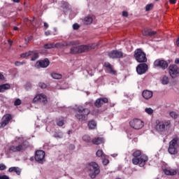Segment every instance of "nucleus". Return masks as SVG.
Returning <instances> with one entry per match:
<instances>
[{
  "label": "nucleus",
  "instance_id": "nucleus-1",
  "mask_svg": "<svg viewBox=\"0 0 179 179\" xmlns=\"http://www.w3.org/2000/svg\"><path fill=\"white\" fill-rule=\"evenodd\" d=\"M132 163L134 166L139 165V167H145L146 162L149 160L148 156L143 153L140 150H136L132 154Z\"/></svg>",
  "mask_w": 179,
  "mask_h": 179
},
{
  "label": "nucleus",
  "instance_id": "nucleus-2",
  "mask_svg": "<svg viewBox=\"0 0 179 179\" xmlns=\"http://www.w3.org/2000/svg\"><path fill=\"white\" fill-rule=\"evenodd\" d=\"M76 113L75 117L79 122H83L87 121L89 118V114H90V109L87 108H83V106H78L76 109Z\"/></svg>",
  "mask_w": 179,
  "mask_h": 179
},
{
  "label": "nucleus",
  "instance_id": "nucleus-3",
  "mask_svg": "<svg viewBox=\"0 0 179 179\" xmlns=\"http://www.w3.org/2000/svg\"><path fill=\"white\" fill-rule=\"evenodd\" d=\"M97 47V45L92 44L91 45H82L77 47H73L71 48L70 54H82L83 52H87L90 50H94Z\"/></svg>",
  "mask_w": 179,
  "mask_h": 179
},
{
  "label": "nucleus",
  "instance_id": "nucleus-4",
  "mask_svg": "<svg viewBox=\"0 0 179 179\" xmlns=\"http://www.w3.org/2000/svg\"><path fill=\"white\" fill-rule=\"evenodd\" d=\"M88 171H90V176L91 178H96L99 174H100V166L94 162H90L87 165Z\"/></svg>",
  "mask_w": 179,
  "mask_h": 179
},
{
  "label": "nucleus",
  "instance_id": "nucleus-5",
  "mask_svg": "<svg viewBox=\"0 0 179 179\" xmlns=\"http://www.w3.org/2000/svg\"><path fill=\"white\" fill-rule=\"evenodd\" d=\"M179 149V137H174L170 142L168 148L169 155H178Z\"/></svg>",
  "mask_w": 179,
  "mask_h": 179
},
{
  "label": "nucleus",
  "instance_id": "nucleus-6",
  "mask_svg": "<svg viewBox=\"0 0 179 179\" xmlns=\"http://www.w3.org/2000/svg\"><path fill=\"white\" fill-rule=\"evenodd\" d=\"M155 129L157 132H166L167 129L171 128V122L170 120L166 121H156Z\"/></svg>",
  "mask_w": 179,
  "mask_h": 179
},
{
  "label": "nucleus",
  "instance_id": "nucleus-7",
  "mask_svg": "<svg viewBox=\"0 0 179 179\" xmlns=\"http://www.w3.org/2000/svg\"><path fill=\"white\" fill-rule=\"evenodd\" d=\"M134 57L140 64L148 62V58L146 57V53L141 48H138L134 51Z\"/></svg>",
  "mask_w": 179,
  "mask_h": 179
},
{
  "label": "nucleus",
  "instance_id": "nucleus-8",
  "mask_svg": "<svg viewBox=\"0 0 179 179\" xmlns=\"http://www.w3.org/2000/svg\"><path fill=\"white\" fill-rule=\"evenodd\" d=\"M29 148V142L27 141H23L22 143H20L18 145H11L10 147V151L13 152V153H17L19 152H24L26 149Z\"/></svg>",
  "mask_w": 179,
  "mask_h": 179
},
{
  "label": "nucleus",
  "instance_id": "nucleus-9",
  "mask_svg": "<svg viewBox=\"0 0 179 179\" xmlns=\"http://www.w3.org/2000/svg\"><path fill=\"white\" fill-rule=\"evenodd\" d=\"M153 65L155 68H159L160 69H162V71H164L169 68V62L164 59H156Z\"/></svg>",
  "mask_w": 179,
  "mask_h": 179
},
{
  "label": "nucleus",
  "instance_id": "nucleus-10",
  "mask_svg": "<svg viewBox=\"0 0 179 179\" xmlns=\"http://www.w3.org/2000/svg\"><path fill=\"white\" fill-rule=\"evenodd\" d=\"M169 73L172 79H176L179 76V67L176 64H171L169 66Z\"/></svg>",
  "mask_w": 179,
  "mask_h": 179
},
{
  "label": "nucleus",
  "instance_id": "nucleus-11",
  "mask_svg": "<svg viewBox=\"0 0 179 179\" xmlns=\"http://www.w3.org/2000/svg\"><path fill=\"white\" fill-rule=\"evenodd\" d=\"M108 55L109 58H112V59H118L120 58H124L127 57V55L124 54L122 51H120L118 50H114L108 52Z\"/></svg>",
  "mask_w": 179,
  "mask_h": 179
},
{
  "label": "nucleus",
  "instance_id": "nucleus-12",
  "mask_svg": "<svg viewBox=\"0 0 179 179\" xmlns=\"http://www.w3.org/2000/svg\"><path fill=\"white\" fill-rule=\"evenodd\" d=\"M45 152L41 150L36 151L35 157H34L36 162H37L40 164H43V163L45 162Z\"/></svg>",
  "mask_w": 179,
  "mask_h": 179
},
{
  "label": "nucleus",
  "instance_id": "nucleus-13",
  "mask_svg": "<svg viewBox=\"0 0 179 179\" xmlns=\"http://www.w3.org/2000/svg\"><path fill=\"white\" fill-rule=\"evenodd\" d=\"M129 125L134 129H142L143 128L144 123L139 119H134L129 122Z\"/></svg>",
  "mask_w": 179,
  "mask_h": 179
},
{
  "label": "nucleus",
  "instance_id": "nucleus-14",
  "mask_svg": "<svg viewBox=\"0 0 179 179\" xmlns=\"http://www.w3.org/2000/svg\"><path fill=\"white\" fill-rule=\"evenodd\" d=\"M148 71V64L143 63L140 64L136 67V72L138 75H143Z\"/></svg>",
  "mask_w": 179,
  "mask_h": 179
},
{
  "label": "nucleus",
  "instance_id": "nucleus-15",
  "mask_svg": "<svg viewBox=\"0 0 179 179\" xmlns=\"http://www.w3.org/2000/svg\"><path fill=\"white\" fill-rule=\"evenodd\" d=\"M108 103V99L103 97V98H99L94 102V106L96 108H100L102 107L103 105L107 104Z\"/></svg>",
  "mask_w": 179,
  "mask_h": 179
},
{
  "label": "nucleus",
  "instance_id": "nucleus-16",
  "mask_svg": "<svg viewBox=\"0 0 179 179\" xmlns=\"http://www.w3.org/2000/svg\"><path fill=\"white\" fill-rule=\"evenodd\" d=\"M12 120V115L8 114L3 116V121L0 122V128H5L8 124H9V121Z\"/></svg>",
  "mask_w": 179,
  "mask_h": 179
},
{
  "label": "nucleus",
  "instance_id": "nucleus-17",
  "mask_svg": "<svg viewBox=\"0 0 179 179\" xmlns=\"http://www.w3.org/2000/svg\"><path fill=\"white\" fill-rule=\"evenodd\" d=\"M142 34L143 36L153 37V36H156V34H157V31H152L150 29H145L142 31Z\"/></svg>",
  "mask_w": 179,
  "mask_h": 179
},
{
  "label": "nucleus",
  "instance_id": "nucleus-18",
  "mask_svg": "<svg viewBox=\"0 0 179 179\" xmlns=\"http://www.w3.org/2000/svg\"><path fill=\"white\" fill-rule=\"evenodd\" d=\"M61 47V43H57L55 44L54 43H46L44 45L43 48L45 50H51V48H59Z\"/></svg>",
  "mask_w": 179,
  "mask_h": 179
},
{
  "label": "nucleus",
  "instance_id": "nucleus-19",
  "mask_svg": "<svg viewBox=\"0 0 179 179\" xmlns=\"http://www.w3.org/2000/svg\"><path fill=\"white\" fill-rule=\"evenodd\" d=\"M142 96L145 100H149V99H152V97H153V92L145 90L143 91Z\"/></svg>",
  "mask_w": 179,
  "mask_h": 179
},
{
  "label": "nucleus",
  "instance_id": "nucleus-20",
  "mask_svg": "<svg viewBox=\"0 0 179 179\" xmlns=\"http://www.w3.org/2000/svg\"><path fill=\"white\" fill-rule=\"evenodd\" d=\"M104 66L106 68L107 71H108L109 73H111L112 75H115L117 72L113 69V66H111V64L108 62H106L104 63Z\"/></svg>",
  "mask_w": 179,
  "mask_h": 179
},
{
  "label": "nucleus",
  "instance_id": "nucleus-21",
  "mask_svg": "<svg viewBox=\"0 0 179 179\" xmlns=\"http://www.w3.org/2000/svg\"><path fill=\"white\" fill-rule=\"evenodd\" d=\"M38 65L41 68H47L50 65V60L48 59H44L38 62Z\"/></svg>",
  "mask_w": 179,
  "mask_h": 179
},
{
  "label": "nucleus",
  "instance_id": "nucleus-22",
  "mask_svg": "<svg viewBox=\"0 0 179 179\" xmlns=\"http://www.w3.org/2000/svg\"><path fill=\"white\" fill-rule=\"evenodd\" d=\"M104 142V138L101 137H97L94 138L92 140V143L93 145H101V143H103Z\"/></svg>",
  "mask_w": 179,
  "mask_h": 179
},
{
  "label": "nucleus",
  "instance_id": "nucleus-23",
  "mask_svg": "<svg viewBox=\"0 0 179 179\" xmlns=\"http://www.w3.org/2000/svg\"><path fill=\"white\" fill-rule=\"evenodd\" d=\"M9 173H16L17 176H20L22 171L19 167L13 166L8 169Z\"/></svg>",
  "mask_w": 179,
  "mask_h": 179
},
{
  "label": "nucleus",
  "instance_id": "nucleus-24",
  "mask_svg": "<svg viewBox=\"0 0 179 179\" xmlns=\"http://www.w3.org/2000/svg\"><path fill=\"white\" fill-rule=\"evenodd\" d=\"M10 89V85L6 83L0 85V93H3L6 90H9Z\"/></svg>",
  "mask_w": 179,
  "mask_h": 179
},
{
  "label": "nucleus",
  "instance_id": "nucleus-25",
  "mask_svg": "<svg viewBox=\"0 0 179 179\" xmlns=\"http://www.w3.org/2000/svg\"><path fill=\"white\" fill-rule=\"evenodd\" d=\"M96 127H97V123L94 120H90L88 122L89 129H95Z\"/></svg>",
  "mask_w": 179,
  "mask_h": 179
},
{
  "label": "nucleus",
  "instance_id": "nucleus-26",
  "mask_svg": "<svg viewBox=\"0 0 179 179\" xmlns=\"http://www.w3.org/2000/svg\"><path fill=\"white\" fill-rule=\"evenodd\" d=\"M39 101L40 103H43V104H47L48 100H47V96L43 94H39Z\"/></svg>",
  "mask_w": 179,
  "mask_h": 179
},
{
  "label": "nucleus",
  "instance_id": "nucleus-27",
  "mask_svg": "<svg viewBox=\"0 0 179 179\" xmlns=\"http://www.w3.org/2000/svg\"><path fill=\"white\" fill-rule=\"evenodd\" d=\"M31 61H36L38 58V52L36 51H31V55H30Z\"/></svg>",
  "mask_w": 179,
  "mask_h": 179
},
{
  "label": "nucleus",
  "instance_id": "nucleus-28",
  "mask_svg": "<svg viewBox=\"0 0 179 179\" xmlns=\"http://www.w3.org/2000/svg\"><path fill=\"white\" fill-rule=\"evenodd\" d=\"M92 22H93V18L90 16L85 17L84 19L85 24H92Z\"/></svg>",
  "mask_w": 179,
  "mask_h": 179
},
{
  "label": "nucleus",
  "instance_id": "nucleus-29",
  "mask_svg": "<svg viewBox=\"0 0 179 179\" xmlns=\"http://www.w3.org/2000/svg\"><path fill=\"white\" fill-rule=\"evenodd\" d=\"M51 76L53 79H62V75L57 73H52Z\"/></svg>",
  "mask_w": 179,
  "mask_h": 179
},
{
  "label": "nucleus",
  "instance_id": "nucleus-30",
  "mask_svg": "<svg viewBox=\"0 0 179 179\" xmlns=\"http://www.w3.org/2000/svg\"><path fill=\"white\" fill-rule=\"evenodd\" d=\"M169 80H170L169 79V77L167 76H164L162 78V85H169Z\"/></svg>",
  "mask_w": 179,
  "mask_h": 179
},
{
  "label": "nucleus",
  "instance_id": "nucleus-31",
  "mask_svg": "<svg viewBox=\"0 0 179 179\" xmlns=\"http://www.w3.org/2000/svg\"><path fill=\"white\" fill-rule=\"evenodd\" d=\"M62 8H64L65 10H68L69 9V3L66 1H63Z\"/></svg>",
  "mask_w": 179,
  "mask_h": 179
},
{
  "label": "nucleus",
  "instance_id": "nucleus-32",
  "mask_svg": "<svg viewBox=\"0 0 179 179\" xmlns=\"http://www.w3.org/2000/svg\"><path fill=\"white\" fill-rule=\"evenodd\" d=\"M83 141H84V142H87V143H89V142H90V141H92V138H90V136H89V135H84L83 136Z\"/></svg>",
  "mask_w": 179,
  "mask_h": 179
},
{
  "label": "nucleus",
  "instance_id": "nucleus-33",
  "mask_svg": "<svg viewBox=\"0 0 179 179\" xmlns=\"http://www.w3.org/2000/svg\"><path fill=\"white\" fill-rule=\"evenodd\" d=\"M31 54H33V53L31 52V51H29V52H25V53H22V54L20 55V57H21V58H26V57H30V55H31Z\"/></svg>",
  "mask_w": 179,
  "mask_h": 179
},
{
  "label": "nucleus",
  "instance_id": "nucleus-34",
  "mask_svg": "<svg viewBox=\"0 0 179 179\" xmlns=\"http://www.w3.org/2000/svg\"><path fill=\"white\" fill-rule=\"evenodd\" d=\"M145 111L147 114H148V115H152V114L154 113V110L152 109V108H146Z\"/></svg>",
  "mask_w": 179,
  "mask_h": 179
},
{
  "label": "nucleus",
  "instance_id": "nucleus-35",
  "mask_svg": "<svg viewBox=\"0 0 179 179\" xmlns=\"http://www.w3.org/2000/svg\"><path fill=\"white\" fill-rule=\"evenodd\" d=\"M169 115L171 118H174V120L178 118V114H177V113H176L175 111L170 112Z\"/></svg>",
  "mask_w": 179,
  "mask_h": 179
},
{
  "label": "nucleus",
  "instance_id": "nucleus-36",
  "mask_svg": "<svg viewBox=\"0 0 179 179\" xmlns=\"http://www.w3.org/2000/svg\"><path fill=\"white\" fill-rule=\"evenodd\" d=\"M153 6H154L153 3L148 4L145 6V11L149 12L150 10H152V9H153Z\"/></svg>",
  "mask_w": 179,
  "mask_h": 179
},
{
  "label": "nucleus",
  "instance_id": "nucleus-37",
  "mask_svg": "<svg viewBox=\"0 0 179 179\" xmlns=\"http://www.w3.org/2000/svg\"><path fill=\"white\" fill-rule=\"evenodd\" d=\"M96 155L98 157H103L104 152H103V150H98Z\"/></svg>",
  "mask_w": 179,
  "mask_h": 179
},
{
  "label": "nucleus",
  "instance_id": "nucleus-38",
  "mask_svg": "<svg viewBox=\"0 0 179 179\" xmlns=\"http://www.w3.org/2000/svg\"><path fill=\"white\" fill-rule=\"evenodd\" d=\"M24 64H26V62L24 61H22V62L16 61L15 62V66H20V65H24Z\"/></svg>",
  "mask_w": 179,
  "mask_h": 179
},
{
  "label": "nucleus",
  "instance_id": "nucleus-39",
  "mask_svg": "<svg viewBox=\"0 0 179 179\" xmlns=\"http://www.w3.org/2000/svg\"><path fill=\"white\" fill-rule=\"evenodd\" d=\"M62 132H59V133H57V132H56V133H55V134H54V137L55 138H60L61 139V138H62Z\"/></svg>",
  "mask_w": 179,
  "mask_h": 179
},
{
  "label": "nucleus",
  "instance_id": "nucleus-40",
  "mask_svg": "<svg viewBox=\"0 0 179 179\" xmlns=\"http://www.w3.org/2000/svg\"><path fill=\"white\" fill-rule=\"evenodd\" d=\"M20 104H22V100L19 99H15L14 101V106H20Z\"/></svg>",
  "mask_w": 179,
  "mask_h": 179
},
{
  "label": "nucleus",
  "instance_id": "nucleus-41",
  "mask_svg": "<svg viewBox=\"0 0 179 179\" xmlns=\"http://www.w3.org/2000/svg\"><path fill=\"white\" fill-rule=\"evenodd\" d=\"M80 28V25H79V24L76 23V24H73V30H79Z\"/></svg>",
  "mask_w": 179,
  "mask_h": 179
},
{
  "label": "nucleus",
  "instance_id": "nucleus-42",
  "mask_svg": "<svg viewBox=\"0 0 179 179\" xmlns=\"http://www.w3.org/2000/svg\"><path fill=\"white\" fill-rule=\"evenodd\" d=\"M38 101H40V94L36 96L33 99V103H38Z\"/></svg>",
  "mask_w": 179,
  "mask_h": 179
},
{
  "label": "nucleus",
  "instance_id": "nucleus-43",
  "mask_svg": "<svg viewBox=\"0 0 179 179\" xmlns=\"http://www.w3.org/2000/svg\"><path fill=\"white\" fill-rule=\"evenodd\" d=\"M32 39H33V36H29V37L24 38L25 43L27 44H27H29V41H31Z\"/></svg>",
  "mask_w": 179,
  "mask_h": 179
},
{
  "label": "nucleus",
  "instance_id": "nucleus-44",
  "mask_svg": "<svg viewBox=\"0 0 179 179\" xmlns=\"http://www.w3.org/2000/svg\"><path fill=\"white\" fill-rule=\"evenodd\" d=\"M164 174H166V176H171V171H170V169H164Z\"/></svg>",
  "mask_w": 179,
  "mask_h": 179
},
{
  "label": "nucleus",
  "instance_id": "nucleus-45",
  "mask_svg": "<svg viewBox=\"0 0 179 179\" xmlns=\"http://www.w3.org/2000/svg\"><path fill=\"white\" fill-rule=\"evenodd\" d=\"M170 174L171 176H176V174H177V170L176 169H170Z\"/></svg>",
  "mask_w": 179,
  "mask_h": 179
},
{
  "label": "nucleus",
  "instance_id": "nucleus-46",
  "mask_svg": "<svg viewBox=\"0 0 179 179\" xmlns=\"http://www.w3.org/2000/svg\"><path fill=\"white\" fill-rule=\"evenodd\" d=\"M39 87L41 89H45V87H47V85H45L44 83H40Z\"/></svg>",
  "mask_w": 179,
  "mask_h": 179
},
{
  "label": "nucleus",
  "instance_id": "nucleus-47",
  "mask_svg": "<svg viewBox=\"0 0 179 179\" xmlns=\"http://www.w3.org/2000/svg\"><path fill=\"white\" fill-rule=\"evenodd\" d=\"M102 163L103 166H107V164L110 163V161L108 159H103Z\"/></svg>",
  "mask_w": 179,
  "mask_h": 179
},
{
  "label": "nucleus",
  "instance_id": "nucleus-48",
  "mask_svg": "<svg viewBox=\"0 0 179 179\" xmlns=\"http://www.w3.org/2000/svg\"><path fill=\"white\" fill-rule=\"evenodd\" d=\"M6 166H5V164H0V170L1 171H3V170H6Z\"/></svg>",
  "mask_w": 179,
  "mask_h": 179
},
{
  "label": "nucleus",
  "instance_id": "nucleus-49",
  "mask_svg": "<svg viewBox=\"0 0 179 179\" xmlns=\"http://www.w3.org/2000/svg\"><path fill=\"white\" fill-rule=\"evenodd\" d=\"M122 16L124 17H128V16H129V14L127 13V11H123L122 12Z\"/></svg>",
  "mask_w": 179,
  "mask_h": 179
},
{
  "label": "nucleus",
  "instance_id": "nucleus-50",
  "mask_svg": "<svg viewBox=\"0 0 179 179\" xmlns=\"http://www.w3.org/2000/svg\"><path fill=\"white\" fill-rule=\"evenodd\" d=\"M58 127H62L64 125V120H59L57 122Z\"/></svg>",
  "mask_w": 179,
  "mask_h": 179
},
{
  "label": "nucleus",
  "instance_id": "nucleus-51",
  "mask_svg": "<svg viewBox=\"0 0 179 179\" xmlns=\"http://www.w3.org/2000/svg\"><path fill=\"white\" fill-rule=\"evenodd\" d=\"M0 179H9V177L6 175L0 176Z\"/></svg>",
  "mask_w": 179,
  "mask_h": 179
},
{
  "label": "nucleus",
  "instance_id": "nucleus-52",
  "mask_svg": "<svg viewBox=\"0 0 179 179\" xmlns=\"http://www.w3.org/2000/svg\"><path fill=\"white\" fill-rule=\"evenodd\" d=\"M43 26L45 29H48L50 27V25H48V23L44 22Z\"/></svg>",
  "mask_w": 179,
  "mask_h": 179
},
{
  "label": "nucleus",
  "instance_id": "nucleus-53",
  "mask_svg": "<svg viewBox=\"0 0 179 179\" xmlns=\"http://www.w3.org/2000/svg\"><path fill=\"white\" fill-rule=\"evenodd\" d=\"M45 36H50V34H51V31H45Z\"/></svg>",
  "mask_w": 179,
  "mask_h": 179
},
{
  "label": "nucleus",
  "instance_id": "nucleus-54",
  "mask_svg": "<svg viewBox=\"0 0 179 179\" xmlns=\"http://www.w3.org/2000/svg\"><path fill=\"white\" fill-rule=\"evenodd\" d=\"M3 79H5V77L0 73V80H3Z\"/></svg>",
  "mask_w": 179,
  "mask_h": 179
},
{
  "label": "nucleus",
  "instance_id": "nucleus-55",
  "mask_svg": "<svg viewBox=\"0 0 179 179\" xmlns=\"http://www.w3.org/2000/svg\"><path fill=\"white\" fill-rule=\"evenodd\" d=\"M169 2L170 3L175 4L176 1V0H169Z\"/></svg>",
  "mask_w": 179,
  "mask_h": 179
},
{
  "label": "nucleus",
  "instance_id": "nucleus-56",
  "mask_svg": "<svg viewBox=\"0 0 179 179\" xmlns=\"http://www.w3.org/2000/svg\"><path fill=\"white\" fill-rule=\"evenodd\" d=\"M8 44H10V45H12V44H13V41H12L11 40H8Z\"/></svg>",
  "mask_w": 179,
  "mask_h": 179
},
{
  "label": "nucleus",
  "instance_id": "nucleus-57",
  "mask_svg": "<svg viewBox=\"0 0 179 179\" xmlns=\"http://www.w3.org/2000/svg\"><path fill=\"white\" fill-rule=\"evenodd\" d=\"M176 45L179 47V38L176 40Z\"/></svg>",
  "mask_w": 179,
  "mask_h": 179
},
{
  "label": "nucleus",
  "instance_id": "nucleus-58",
  "mask_svg": "<svg viewBox=\"0 0 179 179\" xmlns=\"http://www.w3.org/2000/svg\"><path fill=\"white\" fill-rule=\"evenodd\" d=\"M13 2H15L17 3H19V2H20V0H13Z\"/></svg>",
  "mask_w": 179,
  "mask_h": 179
},
{
  "label": "nucleus",
  "instance_id": "nucleus-59",
  "mask_svg": "<svg viewBox=\"0 0 179 179\" xmlns=\"http://www.w3.org/2000/svg\"><path fill=\"white\" fill-rule=\"evenodd\" d=\"M175 64H179V59H176L175 60Z\"/></svg>",
  "mask_w": 179,
  "mask_h": 179
},
{
  "label": "nucleus",
  "instance_id": "nucleus-60",
  "mask_svg": "<svg viewBox=\"0 0 179 179\" xmlns=\"http://www.w3.org/2000/svg\"><path fill=\"white\" fill-rule=\"evenodd\" d=\"M13 30H15V31L19 30V27H14Z\"/></svg>",
  "mask_w": 179,
  "mask_h": 179
},
{
  "label": "nucleus",
  "instance_id": "nucleus-61",
  "mask_svg": "<svg viewBox=\"0 0 179 179\" xmlns=\"http://www.w3.org/2000/svg\"><path fill=\"white\" fill-rule=\"evenodd\" d=\"M69 134H71V131H69Z\"/></svg>",
  "mask_w": 179,
  "mask_h": 179
},
{
  "label": "nucleus",
  "instance_id": "nucleus-62",
  "mask_svg": "<svg viewBox=\"0 0 179 179\" xmlns=\"http://www.w3.org/2000/svg\"><path fill=\"white\" fill-rule=\"evenodd\" d=\"M155 1H159V0H155Z\"/></svg>",
  "mask_w": 179,
  "mask_h": 179
}]
</instances>
